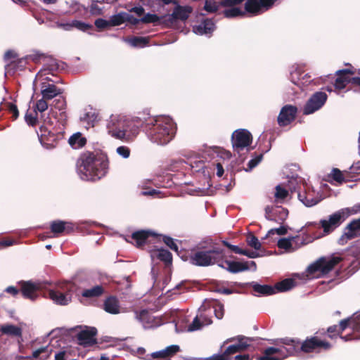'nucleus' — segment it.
Listing matches in <instances>:
<instances>
[{
  "label": "nucleus",
  "instance_id": "obj_1",
  "mask_svg": "<svg viewBox=\"0 0 360 360\" xmlns=\"http://www.w3.org/2000/svg\"><path fill=\"white\" fill-rule=\"evenodd\" d=\"M143 128L149 139L160 145L168 143L176 134V127L174 122L165 117L155 118L139 113L131 118L120 115L111 120L108 126L109 133L117 139L131 142Z\"/></svg>",
  "mask_w": 360,
  "mask_h": 360
},
{
  "label": "nucleus",
  "instance_id": "obj_2",
  "mask_svg": "<svg viewBox=\"0 0 360 360\" xmlns=\"http://www.w3.org/2000/svg\"><path fill=\"white\" fill-rule=\"evenodd\" d=\"M77 167L82 179L94 181L105 176L108 160L103 155L87 151L79 156Z\"/></svg>",
  "mask_w": 360,
  "mask_h": 360
},
{
  "label": "nucleus",
  "instance_id": "obj_3",
  "mask_svg": "<svg viewBox=\"0 0 360 360\" xmlns=\"http://www.w3.org/2000/svg\"><path fill=\"white\" fill-rule=\"evenodd\" d=\"M283 345L281 347H269L266 348L262 356L257 357V360H282L289 356H295L302 353L300 347L302 340L298 338H282Z\"/></svg>",
  "mask_w": 360,
  "mask_h": 360
},
{
  "label": "nucleus",
  "instance_id": "obj_4",
  "mask_svg": "<svg viewBox=\"0 0 360 360\" xmlns=\"http://www.w3.org/2000/svg\"><path fill=\"white\" fill-rule=\"evenodd\" d=\"M224 257L223 249L219 248H212L206 249L204 248H198L191 251L189 255V262L198 266H208L217 264L219 266L225 268L219 262Z\"/></svg>",
  "mask_w": 360,
  "mask_h": 360
},
{
  "label": "nucleus",
  "instance_id": "obj_5",
  "mask_svg": "<svg viewBox=\"0 0 360 360\" xmlns=\"http://www.w3.org/2000/svg\"><path fill=\"white\" fill-rule=\"evenodd\" d=\"M326 335L324 329L316 332L314 335L307 336L302 341L300 350L302 354H319L330 350L333 345L321 336Z\"/></svg>",
  "mask_w": 360,
  "mask_h": 360
},
{
  "label": "nucleus",
  "instance_id": "obj_6",
  "mask_svg": "<svg viewBox=\"0 0 360 360\" xmlns=\"http://www.w3.org/2000/svg\"><path fill=\"white\" fill-rule=\"evenodd\" d=\"M342 260V257L338 256L322 257L308 266V275L311 277H320L326 275Z\"/></svg>",
  "mask_w": 360,
  "mask_h": 360
},
{
  "label": "nucleus",
  "instance_id": "obj_7",
  "mask_svg": "<svg viewBox=\"0 0 360 360\" xmlns=\"http://www.w3.org/2000/svg\"><path fill=\"white\" fill-rule=\"evenodd\" d=\"M252 139V135L248 129H238L235 130L231 135L233 151L239 153L245 148L250 146Z\"/></svg>",
  "mask_w": 360,
  "mask_h": 360
},
{
  "label": "nucleus",
  "instance_id": "obj_8",
  "mask_svg": "<svg viewBox=\"0 0 360 360\" xmlns=\"http://www.w3.org/2000/svg\"><path fill=\"white\" fill-rule=\"evenodd\" d=\"M70 291V285L65 283L58 286L56 289L50 290L49 297L57 304L67 305L72 300Z\"/></svg>",
  "mask_w": 360,
  "mask_h": 360
},
{
  "label": "nucleus",
  "instance_id": "obj_9",
  "mask_svg": "<svg viewBox=\"0 0 360 360\" xmlns=\"http://www.w3.org/2000/svg\"><path fill=\"white\" fill-rule=\"evenodd\" d=\"M328 96L325 92L316 91L308 99L303 108L304 115H310L321 109L326 103Z\"/></svg>",
  "mask_w": 360,
  "mask_h": 360
},
{
  "label": "nucleus",
  "instance_id": "obj_10",
  "mask_svg": "<svg viewBox=\"0 0 360 360\" xmlns=\"http://www.w3.org/2000/svg\"><path fill=\"white\" fill-rule=\"evenodd\" d=\"M348 214H346L344 210H341L330 215L328 220H321L320 224L323 228L324 233L326 234H328L333 232L345 220Z\"/></svg>",
  "mask_w": 360,
  "mask_h": 360
},
{
  "label": "nucleus",
  "instance_id": "obj_11",
  "mask_svg": "<svg viewBox=\"0 0 360 360\" xmlns=\"http://www.w3.org/2000/svg\"><path fill=\"white\" fill-rule=\"evenodd\" d=\"M131 237L135 241L136 247L141 248L146 243L160 240L162 235L151 230H139L132 233Z\"/></svg>",
  "mask_w": 360,
  "mask_h": 360
},
{
  "label": "nucleus",
  "instance_id": "obj_12",
  "mask_svg": "<svg viewBox=\"0 0 360 360\" xmlns=\"http://www.w3.org/2000/svg\"><path fill=\"white\" fill-rule=\"evenodd\" d=\"M298 109L292 105H285L281 109L279 115L277 117L278 124L284 127L290 124L297 117Z\"/></svg>",
  "mask_w": 360,
  "mask_h": 360
},
{
  "label": "nucleus",
  "instance_id": "obj_13",
  "mask_svg": "<svg viewBox=\"0 0 360 360\" xmlns=\"http://www.w3.org/2000/svg\"><path fill=\"white\" fill-rule=\"evenodd\" d=\"M37 133L40 143L45 148H51L55 146L58 136L51 129L49 128L48 126L41 124Z\"/></svg>",
  "mask_w": 360,
  "mask_h": 360
},
{
  "label": "nucleus",
  "instance_id": "obj_14",
  "mask_svg": "<svg viewBox=\"0 0 360 360\" xmlns=\"http://www.w3.org/2000/svg\"><path fill=\"white\" fill-rule=\"evenodd\" d=\"M46 82L41 84V94L44 98L51 100L63 93V90L57 87L53 83H58L59 81H54L49 77H46Z\"/></svg>",
  "mask_w": 360,
  "mask_h": 360
},
{
  "label": "nucleus",
  "instance_id": "obj_15",
  "mask_svg": "<svg viewBox=\"0 0 360 360\" xmlns=\"http://www.w3.org/2000/svg\"><path fill=\"white\" fill-rule=\"evenodd\" d=\"M360 236V218L352 220L345 228L344 233L340 238L339 243L343 245L345 242Z\"/></svg>",
  "mask_w": 360,
  "mask_h": 360
},
{
  "label": "nucleus",
  "instance_id": "obj_16",
  "mask_svg": "<svg viewBox=\"0 0 360 360\" xmlns=\"http://www.w3.org/2000/svg\"><path fill=\"white\" fill-rule=\"evenodd\" d=\"M352 68L339 70L336 72V79H335L334 86L335 89H343L346 86L351 83L352 78L350 76L354 75L355 72Z\"/></svg>",
  "mask_w": 360,
  "mask_h": 360
},
{
  "label": "nucleus",
  "instance_id": "obj_17",
  "mask_svg": "<svg viewBox=\"0 0 360 360\" xmlns=\"http://www.w3.org/2000/svg\"><path fill=\"white\" fill-rule=\"evenodd\" d=\"M288 210L283 207L274 209L266 206L265 208V217L268 220L274 221L282 224L288 217Z\"/></svg>",
  "mask_w": 360,
  "mask_h": 360
},
{
  "label": "nucleus",
  "instance_id": "obj_18",
  "mask_svg": "<svg viewBox=\"0 0 360 360\" xmlns=\"http://www.w3.org/2000/svg\"><path fill=\"white\" fill-rule=\"evenodd\" d=\"M234 340H237L238 343L229 346L225 350L226 354H228L229 356L237 352L245 351L250 346L248 342L249 339L241 335H239L237 338L228 339L227 342H231Z\"/></svg>",
  "mask_w": 360,
  "mask_h": 360
},
{
  "label": "nucleus",
  "instance_id": "obj_19",
  "mask_svg": "<svg viewBox=\"0 0 360 360\" xmlns=\"http://www.w3.org/2000/svg\"><path fill=\"white\" fill-rule=\"evenodd\" d=\"M97 334V330L96 328H90L80 331L77 335V338L80 345H93L96 343V339L95 336Z\"/></svg>",
  "mask_w": 360,
  "mask_h": 360
},
{
  "label": "nucleus",
  "instance_id": "obj_20",
  "mask_svg": "<svg viewBox=\"0 0 360 360\" xmlns=\"http://www.w3.org/2000/svg\"><path fill=\"white\" fill-rule=\"evenodd\" d=\"M136 317L141 322L146 324L148 327H155L160 325V319L152 316V314L147 309H142L141 311H136Z\"/></svg>",
  "mask_w": 360,
  "mask_h": 360
},
{
  "label": "nucleus",
  "instance_id": "obj_21",
  "mask_svg": "<svg viewBox=\"0 0 360 360\" xmlns=\"http://www.w3.org/2000/svg\"><path fill=\"white\" fill-rule=\"evenodd\" d=\"M38 287L31 281H22L20 291L24 298L34 300L37 297Z\"/></svg>",
  "mask_w": 360,
  "mask_h": 360
},
{
  "label": "nucleus",
  "instance_id": "obj_22",
  "mask_svg": "<svg viewBox=\"0 0 360 360\" xmlns=\"http://www.w3.org/2000/svg\"><path fill=\"white\" fill-rule=\"evenodd\" d=\"M298 199L306 206L311 207L316 205L321 199L315 196L314 191H307L306 186H304V191L298 193Z\"/></svg>",
  "mask_w": 360,
  "mask_h": 360
},
{
  "label": "nucleus",
  "instance_id": "obj_23",
  "mask_svg": "<svg viewBox=\"0 0 360 360\" xmlns=\"http://www.w3.org/2000/svg\"><path fill=\"white\" fill-rule=\"evenodd\" d=\"M51 232L55 234L62 233L69 234L73 231L74 227L73 225L70 222L58 220L52 221L51 224Z\"/></svg>",
  "mask_w": 360,
  "mask_h": 360
},
{
  "label": "nucleus",
  "instance_id": "obj_24",
  "mask_svg": "<svg viewBox=\"0 0 360 360\" xmlns=\"http://www.w3.org/2000/svg\"><path fill=\"white\" fill-rule=\"evenodd\" d=\"M193 8L189 6H180L177 5L173 10L171 15L172 19L177 20H180L182 21L186 20L189 15L192 13Z\"/></svg>",
  "mask_w": 360,
  "mask_h": 360
},
{
  "label": "nucleus",
  "instance_id": "obj_25",
  "mask_svg": "<svg viewBox=\"0 0 360 360\" xmlns=\"http://www.w3.org/2000/svg\"><path fill=\"white\" fill-rule=\"evenodd\" d=\"M103 309L111 314H117L120 312V305L115 296L107 297L103 302Z\"/></svg>",
  "mask_w": 360,
  "mask_h": 360
},
{
  "label": "nucleus",
  "instance_id": "obj_26",
  "mask_svg": "<svg viewBox=\"0 0 360 360\" xmlns=\"http://www.w3.org/2000/svg\"><path fill=\"white\" fill-rule=\"evenodd\" d=\"M338 326L342 333L348 327H352L354 330L360 331V314L356 317L341 320Z\"/></svg>",
  "mask_w": 360,
  "mask_h": 360
},
{
  "label": "nucleus",
  "instance_id": "obj_27",
  "mask_svg": "<svg viewBox=\"0 0 360 360\" xmlns=\"http://www.w3.org/2000/svg\"><path fill=\"white\" fill-rule=\"evenodd\" d=\"M224 263L228 266L226 268L229 272L236 274L250 269L248 262H240L236 261L225 260Z\"/></svg>",
  "mask_w": 360,
  "mask_h": 360
},
{
  "label": "nucleus",
  "instance_id": "obj_28",
  "mask_svg": "<svg viewBox=\"0 0 360 360\" xmlns=\"http://www.w3.org/2000/svg\"><path fill=\"white\" fill-rule=\"evenodd\" d=\"M27 65V57L17 58L11 61L6 65L8 72L15 73L17 71L24 70Z\"/></svg>",
  "mask_w": 360,
  "mask_h": 360
},
{
  "label": "nucleus",
  "instance_id": "obj_29",
  "mask_svg": "<svg viewBox=\"0 0 360 360\" xmlns=\"http://www.w3.org/2000/svg\"><path fill=\"white\" fill-rule=\"evenodd\" d=\"M212 323V320L204 316H200L199 318L195 316L192 323L188 326V331L192 332L200 330L202 326Z\"/></svg>",
  "mask_w": 360,
  "mask_h": 360
},
{
  "label": "nucleus",
  "instance_id": "obj_30",
  "mask_svg": "<svg viewBox=\"0 0 360 360\" xmlns=\"http://www.w3.org/2000/svg\"><path fill=\"white\" fill-rule=\"evenodd\" d=\"M68 143L72 148L78 149L86 145V139L82 136V133L77 132L69 138Z\"/></svg>",
  "mask_w": 360,
  "mask_h": 360
},
{
  "label": "nucleus",
  "instance_id": "obj_31",
  "mask_svg": "<svg viewBox=\"0 0 360 360\" xmlns=\"http://www.w3.org/2000/svg\"><path fill=\"white\" fill-rule=\"evenodd\" d=\"M0 331L3 334L19 338L22 337V333L21 328L13 324H6L1 326Z\"/></svg>",
  "mask_w": 360,
  "mask_h": 360
},
{
  "label": "nucleus",
  "instance_id": "obj_32",
  "mask_svg": "<svg viewBox=\"0 0 360 360\" xmlns=\"http://www.w3.org/2000/svg\"><path fill=\"white\" fill-rule=\"evenodd\" d=\"M253 290L263 295H271L275 294V288L269 285H260L255 282L250 283Z\"/></svg>",
  "mask_w": 360,
  "mask_h": 360
},
{
  "label": "nucleus",
  "instance_id": "obj_33",
  "mask_svg": "<svg viewBox=\"0 0 360 360\" xmlns=\"http://www.w3.org/2000/svg\"><path fill=\"white\" fill-rule=\"evenodd\" d=\"M295 286V281L292 278H285L278 282L274 288H275V293L278 292H285Z\"/></svg>",
  "mask_w": 360,
  "mask_h": 360
},
{
  "label": "nucleus",
  "instance_id": "obj_34",
  "mask_svg": "<svg viewBox=\"0 0 360 360\" xmlns=\"http://www.w3.org/2000/svg\"><path fill=\"white\" fill-rule=\"evenodd\" d=\"M347 170L342 172L338 168H333L329 176L331 177L334 181L339 184L343 182L350 181V179L347 177L346 173Z\"/></svg>",
  "mask_w": 360,
  "mask_h": 360
},
{
  "label": "nucleus",
  "instance_id": "obj_35",
  "mask_svg": "<svg viewBox=\"0 0 360 360\" xmlns=\"http://www.w3.org/2000/svg\"><path fill=\"white\" fill-rule=\"evenodd\" d=\"M346 175L350 179V181L360 180V161L354 163L347 170Z\"/></svg>",
  "mask_w": 360,
  "mask_h": 360
},
{
  "label": "nucleus",
  "instance_id": "obj_36",
  "mask_svg": "<svg viewBox=\"0 0 360 360\" xmlns=\"http://www.w3.org/2000/svg\"><path fill=\"white\" fill-rule=\"evenodd\" d=\"M104 289L101 285H96L89 289H85L82 291V295L87 298L98 297L103 295Z\"/></svg>",
  "mask_w": 360,
  "mask_h": 360
},
{
  "label": "nucleus",
  "instance_id": "obj_37",
  "mask_svg": "<svg viewBox=\"0 0 360 360\" xmlns=\"http://www.w3.org/2000/svg\"><path fill=\"white\" fill-rule=\"evenodd\" d=\"M325 332L326 335H327V336L330 339L337 338L338 336L346 341L351 339L347 336H342V332L339 328L338 325H333L329 326L327 330H325Z\"/></svg>",
  "mask_w": 360,
  "mask_h": 360
},
{
  "label": "nucleus",
  "instance_id": "obj_38",
  "mask_svg": "<svg viewBox=\"0 0 360 360\" xmlns=\"http://www.w3.org/2000/svg\"><path fill=\"white\" fill-rule=\"evenodd\" d=\"M300 240V238H299L298 236L292 237L290 238H281L278 240V241L277 243V246L280 249H283L285 250H290V249L292 248V243L293 242L297 243L298 240Z\"/></svg>",
  "mask_w": 360,
  "mask_h": 360
},
{
  "label": "nucleus",
  "instance_id": "obj_39",
  "mask_svg": "<svg viewBox=\"0 0 360 360\" xmlns=\"http://www.w3.org/2000/svg\"><path fill=\"white\" fill-rule=\"evenodd\" d=\"M245 9L249 13L257 14L261 10L260 4L257 0H247L245 4Z\"/></svg>",
  "mask_w": 360,
  "mask_h": 360
},
{
  "label": "nucleus",
  "instance_id": "obj_40",
  "mask_svg": "<svg viewBox=\"0 0 360 360\" xmlns=\"http://www.w3.org/2000/svg\"><path fill=\"white\" fill-rule=\"evenodd\" d=\"M155 256L160 261L164 262L165 264H171L172 261V255L171 252L165 249H160L155 253Z\"/></svg>",
  "mask_w": 360,
  "mask_h": 360
},
{
  "label": "nucleus",
  "instance_id": "obj_41",
  "mask_svg": "<svg viewBox=\"0 0 360 360\" xmlns=\"http://www.w3.org/2000/svg\"><path fill=\"white\" fill-rule=\"evenodd\" d=\"M134 47H144L149 44V38L144 37H133L128 40Z\"/></svg>",
  "mask_w": 360,
  "mask_h": 360
},
{
  "label": "nucleus",
  "instance_id": "obj_42",
  "mask_svg": "<svg viewBox=\"0 0 360 360\" xmlns=\"http://www.w3.org/2000/svg\"><path fill=\"white\" fill-rule=\"evenodd\" d=\"M223 14L225 18H232L238 16H244L245 13L239 8L232 7L229 9H225L223 12Z\"/></svg>",
  "mask_w": 360,
  "mask_h": 360
},
{
  "label": "nucleus",
  "instance_id": "obj_43",
  "mask_svg": "<svg viewBox=\"0 0 360 360\" xmlns=\"http://www.w3.org/2000/svg\"><path fill=\"white\" fill-rule=\"evenodd\" d=\"M196 29L200 34H209L214 30V24L210 20H205Z\"/></svg>",
  "mask_w": 360,
  "mask_h": 360
},
{
  "label": "nucleus",
  "instance_id": "obj_44",
  "mask_svg": "<svg viewBox=\"0 0 360 360\" xmlns=\"http://www.w3.org/2000/svg\"><path fill=\"white\" fill-rule=\"evenodd\" d=\"M126 12H120L111 16L109 20L110 26H118L126 22Z\"/></svg>",
  "mask_w": 360,
  "mask_h": 360
},
{
  "label": "nucleus",
  "instance_id": "obj_45",
  "mask_svg": "<svg viewBox=\"0 0 360 360\" xmlns=\"http://www.w3.org/2000/svg\"><path fill=\"white\" fill-rule=\"evenodd\" d=\"M221 6L219 2L217 3L214 0H205L203 9L210 13H215L219 11Z\"/></svg>",
  "mask_w": 360,
  "mask_h": 360
},
{
  "label": "nucleus",
  "instance_id": "obj_46",
  "mask_svg": "<svg viewBox=\"0 0 360 360\" xmlns=\"http://www.w3.org/2000/svg\"><path fill=\"white\" fill-rule=\"evenodd\" d=\"M247 243L249 246L253 248L255 250H259L261 248V243L258 238L253 234L250 233L247 236Z\"/></svg>",
  "mask_w": 360,
  "mask_h": 360
},
{
  "label": "nucleus",
  "instance_id": "obj_47",
  "mask_svg": "<svg viewBox=\"0 0 360 360\" xmlns=\"http://www.w3.org/2000/svg\"><path fill=\"white\" fill-rule=\"evenodd\" d=\"M25 120L28 125L34 127L38 122L37 112L34 110L32 113L27 111L25 115Z\"/></svg>",
  "mask_w": 360,
  "mask_h": 360
},
{
  "label": "nucleus",
  "instance_id": "obj_48",
  "mask_svg": "<svg viewBox=\"0 0 360 360\" xmlns=\"http://www.w3.org/2000/svg\"><path fill=\"white\" fill-rule=\"evenodd\" d=\"M70 25L72 27H75L77 29H78L81 31H83V32H86L89 30L94 29V27L92 25L85 23L84 22L79 21V20H73Z\"/></svg>",
  "mask_w": 360,
  "mask_h": 360
},
{
  "label": "nucleus",
  "instance_id": "obj_49",
  "mask_svg": "<svg viewBox=\"0 0 360 360\" xmlns=\"http://www.w3.org/2000/svg\"><path fill=\"white\" fill-rule=\"evenodd\" d=\"M48 101V99L44 98L43 97L38 100L36 103L34 110L37 112H40L41 113L44 112L49 107L47 103Z\"/></svg>",
  "mask_w": 360,
  "mask_h": 360
},
{
  "label": "nucleus",
  "instance_id": "obj_50",
  "mask_svg": "<svg viewBox=\"0 0 360 360\" xmlns=\"http://www.w3.org/2000/svg\"><path fill=\"white\" fill-rule=\"evenodd\" d=\"M288 191L286 189L282 188L280 185H278L276 187L275 198L277 201L283 200L288 196Z\"/></svg>",
  "mask_w": 360,
  "mask_h": 360
},
{
  "label": "nucleus",
  "instance_id": "obj_51",
  "mask_svg": "<svg viewBox=\"0 0 360 360\" xmlns=\"http://www.w3.org/2000/svg\"><path fill=\"white\" fill-rule=\"evenodd\" d=\"M161 238H162L163 242L172 250L175 252H178V245L174 241V239L169 236H162Z\"/></svg>",
  "mask_w": 360,
  "mask_h": 360
},
{
  "label": "nucleus",
  "instance_id": "obj_52",
  "mask_svg": "<svg viewBox=\"0 0 360 360\" xmlns=\"http://www.w3.org/2000/svg\"><path fill=\"white\" fill-rule=\"evenodd\" d=\"M180 351L179 345H172L164 349V352L167 358L174 356Z\"/></svg>",
  "mask_w": 360,
  "mask_h": 360
},
{
  "label": "nucleus",
  "instance_id": "obj_53",
  "mask_svg": "<svg viewBox=\"0 0 360 360\" xmlns=\"http://www.w3.org/2000/svg\"><path fill=\"white\" fill-rule=\"evenodd\" d=\"M140 19L143 23H154L159 20V17L156 14L147 13Z\"/></svg>",
  "mask_w": 360,
  "mask_h": 360
},
{
  "label": "nucleus",
  "instance_id": "obj_54",
  "mask_svg": "<svg viewBox=\"0 0 360 360\" xmlns=\"http://www.w3.org/2000/svg\"><path fill=\"white\" fill-rule=\"evenodd\" d=\"M53 105L55 108L58 109L59 110L65 109L66 106V101L65 98L60 96V98L55 99L53 101Z\"/></svg>",
  "mask_w": 360,
  "mask_h": 360
},
{
  "label": "nucleus",
  "instance_id": "obj_55",
  "mask_svg": "<svg viewBox=\"0 0 360 360\" xmlns=\"http://www.w3.org/2000/svg\"><path fill=\"white\" fill-rule=\"evenodd\" d=\"M101 1H93L90 6V12L92 15H101L102 14V8L98 6V3H101Z\"/></svg>",
  "mask_w": 360,
  "mask_h": 360
},
{
  "label": "nucleus",
  "instance_id": "obj_56",
  "mask_svg": "<svg viewBox=\"0 0 360 360\" xmlns=\"http://www.w3.org/2000/svg\"><path fill=\"white\" fill-rule=\"evenodd\" d=\"M8 110L10 113L12 114V118L13 120H15L19 117V111L18 107L15 104L12 103H8Z\"/></svg>",
  "mask_w": 360,
  "mask_h": 360
},
{
  "label": "nucleus",
  "instance_id": "obj_57",
  "mask_svg": "<svg viewBox=\"0 0 360 360\" xmlns=\"http://www.w3.org/2000/svg\"><path fill=\"white\" fill-rule=\"evenodd\" d=\"M95 26L99 30H103L108 27H110L109 20H106L102 18H98L95 20Z\"/></svg>",
  "mask_w": 360,
  "mask_h": 360
},
{
  "label": "nucleus",
  "instance_id": "obj_58",
  "mask_svg": "<svg viewBox=\"0 0 360 360\" xmlns=\"http://www.w3.org/2000/svg\"><path fill=\"white\" fill-rule=\"evenodd\" d=\"M262 158L263 155L260 154L257 155L255 158L250 160L248 164V169H246V171L252 170L262 160Z\"/></svg>",
  "mask_w": 360,
  "mask_h": 360
},
{
  "label": "nucleus",
  "instance_id": "obj_59",
  "mask_svg": "<svg viewBox=\"0 0 360 360\" xmlns=\"http://www.w3.org/2000/svg\"><path fill=\"white\" fill-rule=\"evenodd\" d=\"M117 153L122 158H128L130 155V149L127 146H119L117 148Z\"/></svg>",
  "mask_w": 360,
  "mask_h": 360
},
{
  "label": "nucleus",
  "instance_id": "obj_60",
  "mask_svg": "<svg viewBox=\"0 0 360 360\" xmlns=\"http://www.w3.org/2000/svg\"><path fill=\"white\" fill-rule=\"evenodd\" d=\"M288 232V229L285 226H281L278 229H272L269 231L266 237L270 235H274V233H277L278 235L282 236L286 234Z\"/></svg>",
  "mask_w": 360,
  "mask_h": 360
},
{
  "label": "nucleus",
  "instance_id": "obj_61",
  "mask_svg": "<svg viewBox=\"0 0 360 360\" xmlns=\"http://www.w3.org/2000/svg\"><path fill=\"white\" fill-rule=\"evenodd\" d=\"M18 54L13 50H8L5 52L4 56V60L5 62H8L12 59H17Z\"/></svg>",
  "mask_w": 360,
  "mask_h": 360
},
{
  "label": "nucleus",
  "instance_id": "obj_62",
  "mask_svg": "<svg viewBox=\"0 0 360 360\" xmlns=\"http://www.w3.org/2000/svg\"><path fill=\"white\" fill-rule=\"evenodd\" d=\"M15 243V241L13 239L10 238H3L2 239H0V248L8 247L14 245Z\"/></svg>",
  "mask_w": 360,
  "mask_h": 360
},
{
  "label": "nucleus",
  "instance_id": "obj_63",
  "mask_svg": "<svg viewBox=\"0 0 360 360\" xmlns=\"http://www.w3.org/2000/svg\"><path fill=\"white\" fill-rule=\"evenodd\" d=\"M126 22H129L132 25H136L141 22V19L134 17L132 15L126 13Z\"/></svg>",
  "mask_w": 360,
  "mask_h": 360
},
{
  "label": "nucleus",
  "instance_id": "obj_64",
  "mask_svg": "<svg viewBox=\"0 0 360 360\" xmlns=\"http://www.w3.org/2000/svg\"><path fill=\"white\" fill-rule=\"evenodd\" d=\"M228 354H226V351L221 354H214L210 357L206 358L204 360H228Z\"/></svg>",
  "mask_w": 360,
  "mask_h": 360
}]
</instances>
